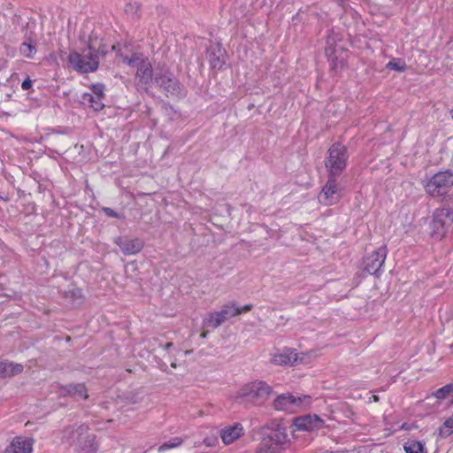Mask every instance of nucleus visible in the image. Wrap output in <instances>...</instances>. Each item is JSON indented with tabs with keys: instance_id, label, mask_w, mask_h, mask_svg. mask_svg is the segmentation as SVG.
<instances>
[{
	"instance_id": "obj_1",
	"label": "nucleus",
	"mask_w": 453,
	"mask_h": 453,
	"mask_svg": "<svg viewBox=\"0 0 453 453\" xmlns=\"http://www.w3.org/2000/svg\"><path fill=\"white\" fill-rule=\"evenodd\" d=\"M99 52L104 55L107 53V50L104 46L96 50V44L90 42L88 48L83 50L81 53L76 51L70 53L68 62L73 69L80 73L94 72L98 67Z\"/></svg>"
},
{
	"instance_id": "obj_2",
	"label": "nucleus",
	"mask_w": 453,
	"mask_h": 453,
	"mask_svg": "<svg viewBox=\"0 0 453 453\" xmlns=\"http://www.w3.org/2000/svg\"><path fill=\"white\" fill-rule=\"evenodd\" d=\"M62 441L70 445L75 444L80 453H95L96 446L94 434L88 433V426H70L63 431Z\"/></svg>"
},
{
	"instance_id": "obj_3",
	"label": "nucleus",
	"mask_w": 453,
	"mask_h": 453,
	"mask_svg": "<svg viewBox=\"0 0 453 453\" xmlns=\"http://www.w3.org/2000/svg\"><path fill=\"white\" fill-rule=\"evenodd\" d=\"M124 63L137 67L135 84L138 89H147L153 81L152 67L148 58L141 53H134L131 58L119 54Z\"/></svg>"
},
{
	"instance_id": "obj_4",
	"label": "nucleus",
	"mask_w": 453,
	"mask_h": 453,
	"mask_svg": "<svg viewBox=\"0 0 453 453\" xmlns=\"http://www.w3.org/2000/svg\"><path fill=\"white\" fill-rule=\"evenodd\" d=\"M309 395H294L292 394H282L273 402V407L277 411L294 413L303 411L311 405Z\"/></svg>"
},
{
	"instance_id": "obj_5",
	"label": "nucleus",
	"mask_w": 453,
	"mask_h": 453,
	"mask_svg": "<svg viewBox=\"0 0 453 453\" xmlns=\"http://www.w3.org/2000/svg\"><path fill=\"white\" fill-rule=\"evenodd\" d=\"M453 186V173L449 171L439 172L431 177L424 188L432 196H442L446 195Z\"/></svg>"
},
{
	"instance_id": "obj_6",
	"label": "nucleus",
	"mask_w": 453,
	"mask_h": 453,
	"mask_svg": "<svg viewBox=\"0 0 453 453\" xmlns=\"http://www.w3.org/2000/svg\"><path fill=\"white\" fill-rule=\"evenodd\" d=\"M347 159L348 155L346 148L340 143H335L328 150L326 167L330 172L331 175H339L346 167Z\"/></svg>"
},
{
	"instance_id": "obj_7",
	"label": "nucleus",
	"mask_w": 453,
	"mask_h": 453,
	"mask_svg": "<svg viewBox=\"0 0 453 453\" xmlns=\"http://www.w3.org/2000/svg\"><path fill=\"white\" fill-rule=\"evenodd\" d=\"M272 392L271 388L263 381H252L242 387L235 397L242 400H264Z\"/></svg>"
},
{
	"instance_id": "obj_8",
	"label": "nucleus",
	"mask_w": 453,
	"mask_h": 453,
	"mask_svg": "<svg viewBox=\"0 0 453 453\" xmlns=\"http://www.w3.org/2000/svg\"><path fill=\"white\" fill-rule=\"evenodd\" d=\"M445 219L453 221V211L450 209H436L429 225L430 236L434 240H441L447 232Z\"/></svg>"
},
{
	"instance_id": "obj_9",
	"label": "nucleus",
	"mask_w": 453,
	"mask_h": 453,
	"mask_svg": "<svg viewBox=\"0 0 453 453\" xmlns=\"http://www.w3.org/2000/svg\"><path fill=\"white\" fill-rule=\"evenodd\" d=\"M343 188L331 175L318 196L319 202L326 206L337 203L342 196Z\"/></svg>"
},
{
	"instance_id": "obj_10",
	"label": "nucleus",
	"mask_w": 453,
	"mask_h": 453,
	"mask_svg": "<svg viewBox=\"0 0 453 453\" xmlns=\"http://www.w3.org/2000/svg\"><path fill=\"white\" fill-rule=\"evenodd\" d=\"M265 436L271 439L275 445L285 449L289 442L286 426L279 421H273L265 426Z\"/></svg>"
},
{
	"instance_id": "obj_11",
	"label": "nucleus",
	"mask_w": 453,
	"mask_h": 453,
	"mask_svg": "<svg viewBox=\"0 0 453 453\" xmlns=\"http://www.w3.org/2000/svg\"><path fill=\"white\" fill-rule=\"evenodd\" d=\"M387 257V248L381 246L364 260V269L370 274L380 275V271Z\"/></svg>"
},
{
	"instance_id": "obj_12",
	"label": "nucleus",
	"mask_w": 453,
	"mask_h": 453,
	"mask_svg": "<svg viewBox=\"0 0 453 453\" xmlns=\"http://www.w3.org/2000/svg\"><path fill=\"white\" fill-rule=\"evenodd\" d=\"M324 420L317 415H304L296 418L292 425V433L296 431L310 432L321 428Z\"/></svg>"
},
{
	"instance_id": "obj_13",
	"label": "nucleus",
	"mask_w": 453,
	"mask_h": 453,
	"mask_svg": "<svg viewBox=\"0 0 453 453\" xmlns=\"http://www.w3.org/2000/svg\"><path fill=\"white\" fill-rule=\"evenodd\" d=\"M34 440L28 437H15L6 447L4 453H32Z\"/></svg>"
},
{
	"instance_id": "obj_14",
	"label": "nucleus",
	"mask_w": 453,
	"mask_h": 453,
	"mask_svg": "<svg viewBox=\"0 0 453 453\" xmlns=\"http://www.w3.org/2000/svg\"><path fill=\"white\" fill-rule=\"evenodd\" d=\"M168 73L161 77H155V81L166 91L168 95L180 96H182V88L180 83L173 80Z\"/></svg>"
},
{
	"instance_id": "obj_15",
	"label": "nucleus",
	"mask_w": 453,
	"mask_h": 453,
	"mask_svg": "<svg viewBox=\"0 0 453 453\" xmlns=\"http://www.w3.org/2000/svg\"><path fill=\"white\" fill-rule=\"evenodd\" d=\"M243 434V426L239 423H235L234 425L224 427L220 432V437L222 439V441L226 445H228L235 441Z\"/></svg>"
},
{
	"instance_id": "obj_16",
	"label": "nucleus",
	"mask_w": 453,
	"mask_h": 453,
	"mask_svg": "<svg viewBox=\"0 0 453 453\" xmlns=\"http://www.w3.org/2000/svg\"><path fill=\"white\" fill-rule=\"evenodd\" d=\"M116 244L126 255H134L140 252L143 247V242L139 239L118 238Z\"/></svg>"
},
{
	"instance_id": "obj_17",
	"label": "nucleus",
	"mask_w": 453,
	"mask_h": 453,
	"mask_svg": "<svg viewBox=\"0 0 453 453\" xmlns=\"http://www.w3.org/2000/svg\"><path fill=\"white\" fill-rule=\"evenodd\" d=\"M271 361L273 364L279 365H293L297 361V354L293 349H285L274 353Z\"/></svg>"
},
{
	"instance_id": "obj_18",
	"label": "nucleus",
	"mask_w": 453,
	"mask_h": 453,
	"mask_svg": "<svg viewBox=\"0 0 453 453\" xmlns=\"http://www.w3.org/2000/svg\"><path fill=\"white\" fill-rule=\"evenodd\" d=\"M59 393L62 395H72L81 399L88 398L87 389L84 384H72L66 387H63L60 388Z\"/></svg>"
},
{
	"instance_id": "obj_19",
	"label": "nucleus",
	"mask_w": 453,
	"mask_h": 453,
	"mask_svg": "<svg viewBox=\"0 0 453 453\" xmlns=\"http://www.w3.org/2000/svg\"><path fill=\"white\" fill-rule=\"evenodd\" d=\"M250 304H246L243 306H237L234 303H227L222 307L219 311L221 314L225 317V319H228L232 317H234L238 314L247 312L251 310Z\"/></svg>"
},
{
	"instance_id": "obj_20",
	"label": "nucleus",
	"mask_w": 453,
	"mask_h": 453,
	"mask_svg": "<svg viewBox=\"0 0 453 453\" xmlns=\"http://www.w3.org/2000/svg\"><path fill=\"white\" fill-rule=\"evenodd\" d=\"M23 371L21 364H16L7 361H0V376H14L19 374Z\"/></svg>"
},
{
	"instance_id": "obj_21",
	"label": "nucleus",
	"mask_w": 453,
	"mask_h": 453,
	"mask_svg": "<svg viewBox=\"0 0 453 453\" xmlns=\"http://www.w3.org/2000/svg\"><path fill=\"white\" fill-rule=\"evenodd\" d=\"M102 99V97L96 96L90 93H84L81 100L82 104L89 105L95 111H100L104 106Z\"/></svg>"
},
{
	"instance_id": "obj_22",
	"label": "nucleus",
	"mask_w": 453,
	"mask_h": 453,
	"mask_svg": "<svg viewBox=\"0 0 453 453\" xmlns=\"http://www.w3.org/2000/svg\"><path fill=\"white\" fill-rule=\"evenodd\" d=\"M282 450H284V449L279 445H275L271 439L265 436L257 453H281Z\"/></svg>"
},
{
	"instance_id": "obj_23",
	"label": "nucleus",
	"mask_w": 453,
	"mask_h": 453,
	"mask_svg": "<svg viewBox=\"0 0 453 453\" xmlns=\"http://www.w3.org/2000/svg\"><path fill=\"white\" fill-rule=\"evenodd\" d=\"M434 396L439 400H445L449 404L453 403V385H446L434 393Z\"/></svg>"
},
{
	"instance_id": "obj_24",
	"label": "nucleus",
	"mask_w": 453,
	"mask_h": 453,
	"mask_svg": "<svg viewBox=\"0 0 453 453\" xmlns=\"http://www.w3.org/2000/svg\"><path fill=\"white\" fill-rule=\"evenodd\" d=\"M224 321H226L225 317L221 314L220 311H215L210 313L204 319L203 325L205 326L218 327Z\"/></svg>"
},
{
	"instance_id": "obj_25",
	"label": "nucleus",
	"mask_w": 453,
	"mask_h": 453,
	"mask_svg": "<svg viewBox=\"0 0 453 453\" xmlns=\"http://www.w3.org/2000/svg\"><path fill=\"white\" fill-rule=\"evenodd\" d=\"M406 453H423L424 444L419 441L409 440L403 445Z\"/></svg>"
},
{
	"instance_id": "obj_26",
	"label": "nucleus",
	"mask_w": 453,
	"mask_h": 453,
	"mask_svg": "<svg viewBox=\"0 0 453 453\" xmlns=\"http://www.w3.org/2000/svg\"><path fill=\"white\" fill-rule=\"evenodd\" d=\"M182 441H183L182 439L180 437L172 438L168 441L160 445L157 449V451L160 453H163L166 450L177 448L181 445Z\"/></svg>"
},
{
	"instance_id": "obj_27",
	"label": "nucleus",
	"mask_w": 453,
	"mask_h": 453,
	"mask_svg": "<svg viewBox=\"0 0 453 453\" xmlns=\"http://www.w3.org/2000/svg\"><path fill=\"white\" fill-rule=\"evenodd\" d=\"M19 52L25 58H33L36 53V48L31 42H23L19 46Z\"/></svg>"
},
{
	"instance_id": "obj_28",
	"label": "nucleus",
	"mask_w": 453,
	"mask_h": 453,
	"mask_svg": "<svg viewBox=\"0 0 453 453\" xmlns=\"http://www.w3.org/2000/svg\"><path fill=\"white\" fill-rule=\"evenodd\" d=\"M453 433V414L447 418L442 426L440 428L441 435L444 437L449 436Z\"/></svg>"
},
{
	"instance_id": "obj_29",
	"label": "nucleus",
	"mask_w": 453,
	"mask_h": 453,
	"mask_svg": "<svg viewBox=\"0 0 453 453\" xmlns=\"http://www.w3.org/2000/svg\"><path fill=\"white\" fill-rule=\"evenodd\" d=\"M387 68L395 71H404L406 68L405 62L401 58H393L387 64Z\"/></svg>"
},
{
	"instance_id": "obj_30",
	"label": "nucleus",
	"mask_w": 453,
	"mask_h": 453,
	"mask_svg": "<svg viewBox=\"0 0 453 453\" xmlns=\"http://www.w3.org/2000/svg\"><path fill=\"white\" fill-rule=\"evenodd\" d=\"M91 90H92V93H91L92 95L103 98L104 91V87L103 84L97 83V84L92 85Z\"/></svg>"
},
{
	"instance_id": "obj_31",
	"label": "nucleus",
	"mask_w": 453,
	"mask_h": 453,
	"mask_svg": "<svg viewBox=\"0 0 453 453\" xmlns=\"http://www.w3.org/2000/svg\"><path fill=\"white\" fill-rule=\"evenodd\" d=\"M104 211L106 213V215L110 216V217H112V218H119V214H118L117 212H115L113 210H111V208H104L103 209Z\"/></svg>"
},
{
	"instance_id": "obj_32",
	"label": "nucleus",
	"mask_w": 453,
	"mask_h": 453,
	"mask_svg": "<svg viewBox=\"0 0 453 453\" xmlns=\"http://www.w3.org/2000/svg\"><path fill=\"white\" fill-rule=\"evenodd\" d=\"M32 87V81L30 79H26L25 81H23L22 84H21V88L22 89L24 90H27L29 89L30 88Z\"/></svg>"
},
{
	"instance_id": "obj_33",
	"label": "nucleus",
	"mask_w": 453,
	"mask_h": 453,
	"mask_svg": "<svg viewBox=\"0 0 453 453\" xmlns=\"http://www.w3.org/2000/svg\"><path fill=\"white\" fill-rule=\"evenodd\" d=\"M211 65L213 68H217L221 66V62L219 61V58L211 59Z\"/></svg>"
},
{
	"instance_id": "obj_34",
	"label": "nucleus",
	"mask_w": 453,
	"mask_h": 453,
	"mask_svg": "<svg viewBox=\"0 0 453 453\" xmlns=\"http://www.w3.org/2000/svg\"><path fill=\"white\" fill-rule=\"evenodd\" d=\"M372 400H373L374 402L378 401V396H377V395H372V396L370 397V399H372Z\"/></svg>"
},
{
	"instance_id": "obj_35",
	"label": "nucleus",
	"mask_w": 453,
	"mask_h": 453,
	"mask_svg": "<svg viewBox=\"0 0 453 453\" xmlns=\"http://www.w3.org/2000/svg\"><path fill=\"white\" fill-rule=\"evenodd\" d=\"M111 49H112V50H116V46H115V45H112Z\"/></svg>"
},
{
	"instance_id": "obj_36",
	"label": "nucleus",
	"mask_w": 453,
	"mask_h": 453,
	"mask_svg": "<svg viewBox=\"0 0 453 453\" xmlns=\"http://www.w3.org/2000/svg\"><path fill=\"white\" fill-rule=\"evenodd\" d=\"M451 117H452V119H453V110L451 111Z\"/></svg>"
}]
</instances>
